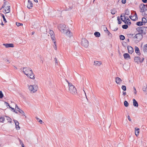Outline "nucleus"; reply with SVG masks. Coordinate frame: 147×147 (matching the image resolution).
I'll return each mask as SVG.
<instances>
[{
  "label": "nucleus",
  "instance_id": "nucleus-35",
  "mask_svg": "<svg viewBox=\"0 0 147 147\" xmlns=\"http://www.w3.org/2000/svg\"><path fill=\"white\" fill-rule=\"evenodd\" d=\"M124 106L126 107H127L128 106L129 103L126 100L124 101Z\"/></svg>",
  "mask_w": 147,
  "mask_h": 147
},
{
  "label": "nucleus",
  "instance_id": "nucleus-2",
  "mask_svg": "<svg viewBox=\"0 0 147 147\" xmlns=\"http://www.w3.org/2000/svg\"><path fill=\"white\" fill-rule=\"evenodd\" d=\"M65 25L63 24H61L58 26V28L60 31L62 33H65Z\"/></svg>",
  "mask_w": 147,
  "mask_h": 147
},
{
  "label": "nucleus",
  "instance_id": "nucleus-41",
  "mask_svg": "<svg viewBox=\"0 0 147 147\" xmlns=\"http://www.w3.org/2000/svg\"><path fill=\"white\" fill-rule=\"evenodd\" d=\"M121 88L123 91H126V88L125 86H122Z\"/></svg>",
  "mask_w": 147,
  "mask_h": 147
},
{
  "label": "nucleus",
  "instance_id": "nucleus-12",
  "mask_svg": "<svg viewBox=\"0 0 147 147\" xmlns=\"http://www.w3.org/2000/svg\"><path fill=\"white\" fill-rule=\"evenodd\" d=\"M140 59L141 58L139 57H134V61L137 63H138L139 62L140 63Z\"/></svg>",
  "mask_w": 147,
  "mask_h": 147
},
{
  "label": "nucleus",
  "instance_id": "nucleus-20",
  "mask_svg": "<svg viewBox=\"0 0 147 147\" xmlns=\"http://www.w3.org/2000/svg\"><path fill=\"white\" fill-rule=\"evenodd\" d=\"M121 81L122 80L119 77H117L115 78V82L117 84H119Z\"/></svg>",
  "mask_w": 147,
  "mask_h": 147
},
{
  "label": "nucleus",
  "instance_id": "nucleus-46",
  "mask_svg": "<svg viewBox=\"0 0 147 147\" xmlns=\"http://www.w3.org/2000/svg\"><path fill=\"white\" fill-rule=\"evenodd\" d=\"M54 60H55V65L58 64V61H57V58L55 57L54 59Z\"/></svg>",
  "mask_w": 147,
  "mask_h": 147
},
{
  "label": "nucleus",
  "instance_id": "nucleus-30",
  "mask_svg": "<svg viewBox=\"0 0 147 147\" xmlns=\"http://www.w3.org/2000/svg\"><path fill=\"white\" fill-rule=\"evenodd\" d=\"M19 112L21 114H22L23 115H24L25 116V117L26 118V116H25V113L24 111H23L22 110L20 109L18 110Z\"/></svg>",
  "mask_w": 147,
  "mask_h": 147
},
{
  "label": "nucleus",
  "instance_id": "nucleus-16",
  "mask_svg": "<svg viewBox=\"0 0 147 147\" xmlns=\"http://www.w3.org/2000/svg\"><path fill=\"white\" fill-rule=\"evenodd\" d=\"M133 106L135 107H138V102L135 99H133Z\"/></svg>",
  "mask_w": 147,
  "mask_h": 147
},
{
  "label": "nucleus",
  "instance_id": "nucleus-27",
  "mask_svg": "<svg viewBox=\"0 0 147 147\" xmlns=\"http://www.w3.org/2000/svg\"><path fill=\"white\" fill-rule=\"evenodd\" d=\"M111 14L113 15L115 14L117 12V11L115 8H113V9H111Z\"/></svg>",
  "mask_w": 147,
  "mask_h": 147
},
{
  "label": "nucleus",
  "instance_id": "nucleus-24",
  "mask_svg": "<svg viewBox=\"0 0 147 147\" xmlns=\"http://www.w3.org/2000/svg\"><path fill=\"white\" fill-rule=\"evenodd\" d=\"M94 35L96 37H98L100 36V33L98 32H96L94 33Z\"/></svg>",
  "mask_w": 147,
  "mask_h": 147
},
{
  "label": "nucleus",
  "instance_id": "nucleus-45",
  "mask_svg": "<svg viewBox=\"0 0 147 147\" xmlns=\"http://www.w3.org/2000/svg\"><path fill=\"white\" fill-rule=\"evenodd\" d=\"M3 94L1 91H0V98H2L3 97Z\"/></svg>",
  "mask_w": 147,
  "mask_h": 147
},
{
  "label": "nucleus",
  "instance_id": "nucleus-34",
  "mask_svg": "<svg viewBox=\"0 0 147 147\" xmlns=\"http://www.w3.org/2000/svg\"><path fill=\"white\" fill-rule=\"evenodd\" d=\"M119 38L121 40H123L125 39V37L122 35H121L119 36Z\"/></svg>",
  "mask_w": 147,
  "mask_h": 147
},
{
  "label": "nucleus",
  "instance_id": "nucleus-26",
  "mask_svg": "<svg viewBox=\"0 0 147 147\" xmlns=\"http://www.w3.org/2000/svg\"><path fill=\"white\" fill-rule=\"evenodd\" d=\"M136 24L138 26H141L143 25V23L142 22L140 21L137 22Z\"/></svg>",
  "mask_w": 147,
  "mask_h": 147
},
{
  "label": "nucleus",
  "instance_id": "nucleus-18",
  "mask_svg": "<svg viewBox=\"0 0 147 147\" xmlns=\"http://www.w3.org/2000/svg\"><path fill=\"white\" fill-rule=\"evenodd\" d=\"M102 64V63L101 61H95L94 62V65L97 66H100Z\"/></svg>",
  "mask_w": 147,
  "mask_h": 147
},
{
  "label": "nucleus",
  "instance_id": "nucleus-3",
  "mask_svg": "<svg viewBox=\"0 0 147 147\" xmlns=\"http://www.w3.org/2000/svg\"><path fill=\"white\" fill-rule=\"evenodd\" d=\"M147 28V27L145 26H142V27H139L137 28H136V30L138 32V33L141 34H143L144 33V34H146V32H144V30L145 29V30H146V29Z\"/></svg>",
  "mask_w": 147,
  "mask_h": 147
},
{
  "label": "nucleus",
  "instance_id": "nucleus-44",
  "mask_svg": "<svg viewBox=\"0 0 147 147\" xmlns=\"http://www.w3.org/2000/svg\"><path fill=\"white\" fill-rule=\"evenodd\" d=\"M16 111H18V110H19L20 109L17 105H16V107H15Z\"/></svg>",
  "mask_w": 147,
  "mask_h": 147
},
{
  "label": "nucleus",
  "instance_id": "nucleus-49",
  "mask_svg": "<svg viewBox=\"0 0 147 147\" xmlns=\"http://www.w3.org/2000/svg\"><path fill=\"white\" fill-rule=\"evenodd\" d=\"M133 89H134V94H136L137 93V91L136 90V88L134 87Z\"/></svg>",
  "mask_w": 147,
  "mask_h": 147
},
{
  "label": "nucleus",
  "instance_id": "nucleus-5",
  "mask_svg": "<svg viewBox=\"0 0 147 147\" xmlns=\"http://www.w3.org/2000/svg\"><path fill=\"white\" fill-rule=\"evenodd\" d=\"M28 88L30 91L34 93L37 91L38 89V87L36 85H31L29 86Z\"/></svg>",
  "mask_w": 147,
  "mask_h": 147
},
{
  "label": "nucleus",
  "instance_id": "nucleus-9",
  "mask_svg": "<svg viewBox=\"0 0 147 147\" xmlns=\"http://www.w3.org/2000/svg\"><path fill=\"white\" fill-rule=\"evenodd\" d=\"M13 121L14 122L16 129L17 130L20 129V127L19 126V123L18 121L16 120H13Z\"/></svg>",
  "mask_w": 147,
  "mask_h": 147
},
{
  "label": "nucleus",
  "instance_id": "nucleus-11",
  "mask_svg": "<svg viewBox=\"0 0 147 147\" xmlns=\"http://www.w3.org/2000/svg\"><path fill=\"white\" fill-rule=\"evenodd\" d=\"M127 48L128 53H129L132 54L134 51L133 48L130 46H128Z\"/></svg>",
  "mask_w": 147,
  "mask_h": 147
},
{
  "label": "nucleus",
  "instance_id": "nucleus-14",
  "mask_svg": "<svg viewBox=\"0 0 147 147\" xmlns=\"http://www.w3.org/2000/svg\"><path fill=\"white\" fill-rule=\"evenodd\" d=\"M135 52L137 54L139 55H141L139 49L138 47L135 46Z\"/></svg>",
  "mask_w": 147,
  "mask_h": 147
},
{
  "label": "nucleus",
  "instance_id": "nucleus-10",
  "mask_svg": "<svg viewBox=\"0 0 147 147\" xmlns=\"http://www.w3.org/2000/svg\"><path fill=\"white\" fill-rule=\"evenodd\" d=\"M32 3L30 0H28V4L27 7L28 9H31L33 7Z\"/></svg>",
  "mask_w": 147,
  "mask_h": 147
},
{
  "label": "nucleus",
  "instance_id": "nucleus-57",
  "mask_svg": "<svg viewBox=\"0 0 147 147\" xmlns=\"http://www.w3.org/2000/svg\"><path fill=\"white\" fill-rule=\"evenodd\" d=\"M135 14H134V16H135L136 17V18L135 19H136H136H138V16H137V13H136V12L135 11Z\"/></svg>",
  "mask_w": 147,
  "mask_h": 147
},
{
  "label": "nucleus",
  "instance_id": "nucleus-25",
  "mask_svg": "<svg viewBox=\"0 0 147 147\" xmlns=\"http://www.w3.org/2000/svg\"><path fill=\"white\" fill-rule=\"evenodd\" d=\"M135 135L136 136H137L139 134L140 129L139 128H137V129L135 128Z\"/></svg>",
  "mask_w": 147,
  "mask_h": 147
},
{
  "label": "nucleus",
  "instance_id": "nucleus-37",
  "mask_svg": "<svg viewBox=\"0 0 147 147\" xmlns=\"http://www.w3.org/2000/svg\"><path fill=\"white\" fill-rule=\"evenodd\" d=\"M9 107L10 109H11L12 111H13L15 113H17V114L18 113V112L15 110L14 108L12 107L11 106H9Z\"/></svg>",
  "mask_w": 147,
  "mask_h": 147
},
{
  "label": "nucleus",
  "instance_id": "nucleus-22",
  "mask_svg": "<svg viewBox=\"0 0 147 147\" xmlns=\"http://www.w3.org/2000/svg\"><path fill=\"white\" fill-rule=\"evenodd\" d=\"M143 49L144 53L147 52V44L144 46Z\"/></svg>",
  "mask_w": 147,
  "mask_h": 147
},
{
  "label": "nucleus",
  "instance_id": "nucleus-53",
  "mask_svg": "<svg viewBox=\"0 0 147 147\" xmlns=\"http://www.w3.org/2000/svg\"><path fill=\"white\" fill-rule=\"evenodd\" d=\"M121 2L123 4H125L126 3V0H122Z\"/></svg>",
  "mask_w": 147,
  "mask_h": 147
},
{
  "label": "nucleus",
  "instance_id": "nucleus-52",
  "mask_svg": "<svg viewBox=\"0 0 147 147\" xmlns=\"http://www.w3.org/2000/svg\"><path fill=\"white\" fill-rule=\"evenodd\" d=\"M127 118L128 120L129 121H131V119H130V116L129 115H128L127 116Z\"/></svg>",
  "mask_w": 147,
  "mask_h": 147
},
{
  "label": "nucleus",
  "instance_id": "nucleus-29",
  "mask_svg": "<svg viewBox=\"0 0 147 147\" xmlns=\"http://www.w3.org/2000/svg\"><path fill=\"white\" fill-rule=\"evenodd\" d=\"M130 12L129 10L127 9L125 11V14H126L127 15H129V14Z\"/></svg>",
  "mask_w": 147,
  "mask_h": 147
},
{
  "label": "nucleus",
  "instance_id": "nucleus-42",
  "mask_svg": "<svg viewBox=\"0 0 147 147\" xmlns=\"http://www.w3.org/2000/svg\"><path fill=\"white\" fill-rule=\"evenodd\" d=\"M5 120L4 117H1L0 118V122H3Z\"/></svg>",
  "mask_w": 147,
  "mask_h": 147
},
{
  "label": "nucleus",
  "instance_id": "nucleus-39",
  "mask_svg": "<svg viewBox=\"0 0 147 147\" xmlns=\"http://www.w3.org/2000/svg\"><path fill=\"white\" fill-rule=\"evenodd\" d=\"M134 34H129L127 35V37L129 38H133V36L134 35Z\"/></svg>",
  "mask_w": 147,
  "mask_h": 147
},
{
  "label": "nucleus",
  "instance_id": "nucleus-59",
  "mask_svg": "<svg viewBox=\"0 0 147 147\" xmlns=\"http://www.w3.org/2000/svg\"><path fill=\"white\" fill-rule=\"evenodd\" d=\"M121 20L123 22H124V23L125 24V23L126 22V20H123V18H121Z\"/></svg>",
  "mask_w": 147,
  "mask_h": 147
},
{
  "label": "nucleus",
  "instance_id": "nucleus-8",
  "mask_svg": "<svg viewBox=\"0 0 147 147\" xmlns=\"http://www.w3.org/2000/svg\"><path fill=\"white\" fill-rule=\"evenodd\" d=\"M136 36H137V39L135 40V42L137 43L142 39L143 36L142 34L139 33L136 34Z\"/></svg>",
  "mask_w": 147,
  "mask_h": 147
},
{
  "label": "nucleus",
  "instance_id": "nucleus-43",
  "mask_svg": "<svg viewBox=\"0 0 147 147\" xmlns=\"http://www.w3.org/2000/svg\"><path fill=\"white\" fill-rule=\"evenodd\" d=\"M16 24L18 26H20L23 25L22 24L18 22H16Z\"/></svg>",
  "mask_w": 147,
  "mask_h": 147
},
{
  "label": "nucleus",
  "instance_id": "nucleus-17",
  "mask_svg": "<svg viewBox=\"0 0 147 147\" xmlns=\"http://www.w3.org/2000/svg\"><path fill=\"white\" fill-rule=\"evenodd\" d=\"M10 11V6H7L5 8V11L6 13H9Z\"/></svg>",
  "mask_w": 147,
  "mask_h": 147
},
{
  "label": "nucleus",
  "instance_id": "nucleus-4",
  "mask_svg": "<svg viewBox=\"0 0 147 147\" xmlns=\"http://www.w3.org/2000/svg\"><path fill=\"white\" fill-rule=\"evenodd\" d=\"M23 72L24 74L27 76H28L29 74L32 73V69L29 68L25 67L23 68Z\"/></svg>",
  "mask_w": 147,
  "mask_h": 147
},
{
  "label": "nucleus",
  "instance_id": "nucleus-28",
  "mask_svg": "<svg viewBox=\"0 0 147 147\" xmlns=\"http://www.w3.org/2000/svg\"><path fill=\"white\" fill-rule=\"evenodd\" d=\"M131 22L130 20L128 18H127V20H126V22L125 23V24H127L130 25L131 24Z\"/></svg>",
  "mask_w": 147,
  "mask_h": 147
},
{
  "label": "nucleus",
  "instance_id": "nucleus-21",
  "mask_svg": "<svg viewBox=\"0 0 147 147\" xmlns=\"http://www.w3.org/2000/svg\"><path fill=\"white\" fill-rule=\"evenodd\" d=\"M34 75L32 72V73L31 74H29L28 76H27L28 77H29L31 79H34L35 78L34 77Z\"/></svg>",
  "mask_w": 147,
  "mask_h": 147
},
{
  "label": "nucleus",
  "instance_id": "nucleus-58",
  "mask_svg": "<svg viewBox=\"0 0 147 147\" xmlns=\"http://www.w3.org/2000/svg\"><path fill=\"white\" fill-rule=\"evenodd\" d=\"M38 122L41 124H42V123H44L42 121L41 119H40L38 121Z\"/></svg>",
  "mask_w": 147,
  "mask_h": 147
},
{
  "label": "nucleus",
  "instance_id": "nucleus-51",
  "mask_svg": "<svg viewBox=\"0 0 147 147\" xmlns=\"http://www.w3.org/2000/svg\"><path fill=\"white\" fill-rule=\"evenodd\" d=\"M141 59V60L140 59V63H142L143 62V61H144V57H142Z\"/></svg>",
  "mask_w": 147,
  "mask_h": 147
},
{
  "label": "nucleus",
  "instance_id": "nucleus-31",
  "mask_svg": "<svg viewBox=\"0 0 147 147\" xmlns=\"http://www.w3.org/2000/svg\"><path fill=\"white\" fill-rule=\"evenodd\" d=\"M142 22L143 23H147V21L146 18L144 17H143L142 18Z\"/></svg>",
  "mask_w": 147,
  "mask_h": 147
},
{
  "label": "nucleus",
  "instance_id": "nucleus-13",
  "mask_svg": "<svg viewBox=\"0 0 147 147\" xmlns=\"http://www.w3.org/2000/svg\"><path fill=\"white\" fill-rule=\"evenodd\" d=\"M123 57L125 59H130V56L127 53H125L123 55Z\"/></svg>",
  "mask_w": 147,
  "mask_h": 147
},
{
  "label": "nucleus",
  "instance_id": "nucleus-38",
  "mask_svg": "<svg viewBox=\"0 0 147 147\" xmlns=\"http://www.w3.org/2000/svg\"><path fill=\"white\" fill-rule=\"evenodd\" d=\"M117 20L118 21V24H120L121 23V20L119 16H118L117 17Z\"/></svg>",
  "mask_w": 147,
  "mask_h": 147
},
{
  "label": "nucleus",
  "instance_id": "nucleus-36",
  "mask_svg": "<svg viewBox=\"0 0 147 147\" xmlns=\"http://www.w3.org/2000/svg\"><path fill=\"white\" fill-rule=\"evenodd\" d=\"M146 86H144L142 88V90L144 92H146V89H147V85H146Z\"/></svg>",
  "mask_w": 147,
  "mask_h": 147
},
{
  "label": "nucleus",
  "instance_id": "nucleus-50",
  "mask_svg": "<svg viewBox=\"0 0 147 147\" xmlns=\"http://www.w3.org/2000/svg\"><path fill=\"white\" fill-rule=\"evenodd\" d=\"M5 105L7 107L9 106H9H10V105H9V104L8 103H7V102H5Z\"/></svg>",
  "mask_w": 147,
  "mask_h": 147
},
{
  "label": "nucleus",
  "instance_id": "nucleus-32",
  "mask_svg": "<svg viewBox=\"0 0 147 147\" xmlns=\"http://www.w3.org/2000/svg\"><path fill=\"white\" fill-rule=\"evenodd\" d=\"M122 27L123 28L126 29L128 28V26L127 24H124L122 25Z\"/></svg>",
  "mask_w": 147,
  "mask_h": 147
},
{
  "label": "nucleus",
  "instance_id": "nucleus-1",
  "mask_svg": "<svg viewBox=\"0 0 147 147\" xmlns=\"http://www.w3.org/2000/svg\"><path fill=\"white\" fill-rule=\"evenodd\" d=\"M68 86L70 92L73 94H76L77 93L76 88L72 83H68Z\"/></svg>",
  "mask_w": 147,
  "mask_h": 147
},
{
  "label": "nucleus",
  "instance_id": "nucleus-54",
  "mask_svg": "<svg viewBox=\"0 0 147 147\" xmlns=\"http://www.w3.org/2000/svg\"><path fill=\"white\" fill-rule=\"evenodd\" d=\"M39 57H40V59H41V61H40L41 62H42V63H43V61L42 59V58L41 56V55H40L39 56Z\"/></svg>",
  "mask_w": 147,
  "mask_h": 147
},
{
  "label": "nucleus",
  "instance_id": "nucleus-15",
  "mask_svg": "<svg viewBox=\"0 0 147 147\" xmlns=\"http://www.w3.org/2000/svg\"><path fill=\"white\" fill-rule=\"evenodd\" d=\"M3 45H5L6 48L12 47H14L13 44L12 43L3 44Z\"/></svg>",
  "mask_w": 147,
  "mask_h": 147
},
{
  "label": "nucleus",
  "instance_id": "nucleus-63",
  "mask_svg": "<svg viewBox=\"0 0 147 147\" xmlns=\"http://www.w3.org/2000/svg\"><path fill=\"white\" fill-rule=\"evenodd\" d=\"M127 18H128V17L127 16L125 17L124 20H127Z\"/></svg>",
  "mask_w": 147,
  "mask_h": 147
},
{
  "label": "nucleus",
  "instance_id": "nucleus-33",
  "mask_svg": "<svg viewBox=\"0 0 147 147\" xmlns=\"http://www.w3.org/2000/svg\"><path fill=\"white\" fill-rule=\"evenodd\" d=\"M6 117L7 118V120L8 121V122L10 123H11L12 120L11 119L10 117H9L8 116H6Z\"/></svg>",
  "mask_w": 147,
  "mask_h": 147
},
{
  "label": "nucleus",
  "instance_id": "nucleus-62",
  "mask_svg": "<svg viewBox=\"0 0 147 147\" xmlns=\"http://www.w3.org/2000/svg\"><path fill=\"white\" fill-rule=\"evenodd\" d=\"M133 38H135L137 39V36H136V34L134 36H133Z\"/></svg>",
  "mask_w": 147,
  "mask_h": 147
},
{
  "label": "nucleus",
  "instance_id": "nucleus-48",
  "mask_svg": "<svg viewBox=\"0 0 147 147\" xmlns=\"http://www.w3.org/2000/svg\"><path fill=\"white\" fill-rule=\"evenodd\" d=\"M49 33L51 35L53 34L54 32L52 30H50L49 31Z\"/></svg>",
  "mask_w": 147,
  "mask_h": 147
},
{
  "label": "nucleus",
  "instance_id": "nucleus-7",
  "mask_svg": "<svg viewBox=\"0 0 147 147\" xmlns=\"http://www.w3.org/2000/svg\"><path fill=\"white\" fill-rule=\"evenodd\" d=\"M81 45L85 48H87L88 46V42L86 39H82L81 42Z\"/></svg>",
  "mask_w": 147,
  "mask_h": 147
},
{
  "label": "nucleus",
  "instance_id": "nucleus-40",
  "mask_svg": "<svg viewBox=\"0 0 147 147\" xmlns=\"http://www.w3.org/2000/svg\"><path fill=\"white\" fill-rule=\"evenodd\" d=\"M1 16L3 19V21H4L5 23L7 22V21L5 18V16L3 14H2Z\"/></svg>",
  "mask_w": 147,
  "mask_h": 147
},
{
  "label": "nucleus",
  "instance_id": "nucleus-56",
  "mask_svg": "<svg viewBox=\"0 0 147 147\" xmlns=\"http://www.w3.org/2000/svg\"><path fill=\"white\" fill-rule=\"evenodd\" d=\"M142 1L144 3H147V0H142Z\"/></svg>",
  "mask_w": 147,
  "mask_h": 147
},
{
  "label": "nucleus",
  "instance_id": "nucleus-61",
  "mask_svg": "<svg viewBox=\"0 0 147 147\" xmlns=\"http://www.w3.org/2000/svg\"><path fill=\"white\" fill-rule=\"evenodd\" d=\"M123 94L124 95V96H125V95L126 94V92H124L123 91Z\"/></svg>",
  "mask_w": 147,
  "mask_h": 147
},
{
  "label": "nucleus",
  "instance_id": "nucleus-6",
  "mask_svg": "<svg viewBox=\"0 0 147 147\" xmlns=\"http://www.w3.org/2000/svg\"><path fill=\"white\" fill-rule=\"evenodd\" d=\"M139 7L140 9V12H143L147 10V7L146 5L143 3H142L139 6Z\"/></svg>",
  "mask_w": 147,
  "mask_h": 147
},
{
  "label": "nucleus",
  "instance_id": "nucleus-19",
  "mask_svg": "<svg viewBox=\"0 0 147 147\" xmlns=\"http://www.w3.org/2000/svg\"><path fill=\"white\" fill-rule=\"evenodd\" d=\"M51 36L53 41L54 42L55 45V46H56V41L55 35H53V34L52 35H52H51Z\"/></svg>",
  "mask_w": 147,
  "mask_h": 147
},
{
  "label": "nucleus",
  "instance_id": "nucleus-23",
  "mask_svg": "<svg viewBox=\"0 0 147 147\" xmlns=\"http://www.w3.org/2000/svg\"><path fill=\"white\" fill-rule=\"evenodd\" d=\"M65 34H66V35L68 36H70L71 35V33L69 30H66V33Z\"/></svg>",
  "mask_w": 147,
  "mask_h": 147
},
{
  "label": "nucleus",
  "instance_id": "nucleus-55",
  "mask_svg": "<svg viewBox=\"0 0 147 147\" xmlns=\"http://www.w3.org/2000/svg\"><path fill=\"white\" fill-rule=\"evenodd\" d=\"M134 16H129V18H130L131 19V20H133V21H135L136 20V19H133L131 18V17H133Z\"/></svg>",
  "mask_w": 147,
  "mask_h": 147
},
{
  "label": "nucleus",
  "instance_id": "nucleus-47",
  "mask_svg": "<svg viewBox=\"0 0 147 147\" xmlns=\"http://www.w3.org/2000/svg\"><path fill=\"white\" fill-rule=\"evenodd\" d=\"M8 2H4L3 4V6H5V7L6 6H7L8 5Z\"/></svg>",
  "mask_w": 147,
  "mask_h": 147
},
{
  "label": "nucleus",
  "instance_id": "nucleus-60",
  "mask_svg": "<svg viewBox=\"0 0 147 147\" xmlns=\"http://www.w3.org/2000/svg\"><path fill=\"white\" fill-rule=\"evenodd\" d=\"M106 30H107V31L108 32V34L109 35V34H110V33L109 32L108 30L107 29V28H106Z\"/></svg>",
  "mask_w": 147,
  "mask_h": 147
},
{
  "label": "nucleus",
  "instance_id": "nucleus-64",
  "mask_svg": "<svg viewBox=\"0 0 147 147\" xmlns=\"http://www.w3.org/2000/svg\"><path fill=\"white\" fill-rule=\"evenodd\" d=\"M118 28H117L115 29H114V30H113L114 31H116L118 30Z\"/></svg>",
  "mask_w": 147,
  "mask_h": 147
}]
</instances>
